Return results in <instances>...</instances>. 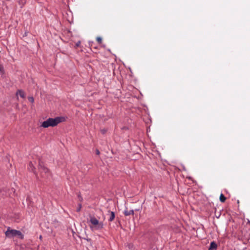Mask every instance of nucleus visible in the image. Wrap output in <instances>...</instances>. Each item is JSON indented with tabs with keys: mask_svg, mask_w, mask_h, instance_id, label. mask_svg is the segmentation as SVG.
Wrapping results in <instances>:
<instances>
[{
	"mask_svg": "<svg viewBox=\"0 0 250 250\" xmlns=\"http://www.w3.org/2000/svg\"><path fill=\"white\" fill-rule=\"evenodd\" d=\"M28 101L31 102V103H33L34 102V99L33 97H29L28 98Z\"/></svg>",
	"mask_w": 250,
	"mask_h": 250,
	"instance_id": "f8f14e48",
	"label": "nucleus"
},
{
	"mask_svg": "<svg viewBox=\"0 0 250 250\" xmlns=\"http://www.w3.org/2000/svg\"><path fill=\"white\" fill-rule=\"evenodd\" d=\"M5 233L6 236L8 238H11L15 236H18L21 239H23V235L20 231L16 229H12L10 228L7 229V230Z\"/></svg>",
	"mask_w": 250,
	"mask_h": 250,
	"instance_id": "7ed1b4c3",
	"label": "nucleus"
},
{
	"mask_svg": "<svg viewBox=\"0 0 250 250\" xmlns=\"http://www.w3.org/2000/svg\"><path fill=\"white\" fill-rule=\"evenodd\" d=\"M16 95H19L21 98H24L25 97V94L24 92L21 90H18L16 93Z\"/></svg>",
	"mask_w": 250,
	"mask_h": 250,
	"instance_id": "423d86ee",
	"label": "nucleus"
},
{
	"mask_svg": "<svg viewBox=\"0 0 250 250\" xmlns=\"http://www.w3.org/2000/svg\"><path fill=\"white\" fill-rule=\"evenodd\" d=\"M96 154H97V155H99V154H100V151H99V150H98V149H97V150H96Z\"/></svg>",
	"mask_w": 250,
	"mask_h": 250,
	"instance_id": "dca6fc26",
	"label": "nucleus"
},
{
	"mask_svg": "<svg viewBox=\"0 0 250 250\" xmlns=\"http://www.w3.org/2000/svg\"><path fill=\"white\" fill-rule=\"evenodd\" d=\"M81 208H82V205H81V204H79V207L77 208V211H78V212L80 211Z\"/></svg>",
	"mask_w": 250,
	"mask_h": 250,
	"instance_id": "4468645a",
	"label": "nucleus"
},
{
	"mask_svg": "<svg viewBox=\"0 0 250 250\" xmlns=\"http://www.w3.org/2000/svg\"><path fill=\"white\" fill-rule=\"evenodd\" d=\"M219 199L221 202L224 203L225 202L226 198L224 196V195L223 194H221L219 197Z\"/></svg>",
	"mask_w": 250,
	"mask_h": 250,
	"instance_id": "1a4fd4ad",
	"label": "nucleus"
},
{
	"mask_svg": "<svg viewBox=\"0 0 250 250\" xmlns=\"http://www.w3.org/2000/svg\"><path fill=\"white\" fill-rule=\"evenodd\" d=\"M29 169L33 172H34V167L31 163H30L29 165Z\"/></svg>",
	"mask_w": 250,
	"mask_h": 250,
	"instance_id": "9d476101",
	"label": "nucleus"
},
{
	"mask_svg": "<svg viewBox=\"0 0 250 250\" xmlns=\"http://www.w3.org/2000/svg\"><path fill=\"white\" fill-rule=\"evenodd\" d=\"M124 214L125 216H128V215H133L134 214V210H125L124 211Z\"/></svg>",
	"mask_w": 250,
	"mask_h": 250,
	"instance_id": "6e6552de",
	"label": "nucleus"
},
{
	"mask_svg": "<svg viewBox=\"0 0 250 250\" xmlns=\"http://www.w3.org/2000/svg\"><path fill=\"white\" fill-rule=\"evenodd\" d=\"M39 169L40 172L41 177L42 178L46 179L50 177V173L49 170L41 164H39Z\"/></svg>",
	"mask_w": 250,
	"mask_h": 250,
	"instance_id": "20e7f679",
	"label": "nucleus"
},
{
	"mask_svg": "<svg viewBox=\"0 0 250 250\" xmlns=\"http://www.w3.org/2000/svg\"><path fill=\"white\" fill-rule=\"evenodd\" d=\"M110 212V216L108 219L109 222H112L114 220L115 218V213L113 211L109 212Z\"/></svg>",
	"mask_w": 250,
	"mask_h": 250,
	"instance_id": "0eeeda50",
	"label": "nucleus"
},
{
	"mask_svg": "<svg viewBox=\"0 0 250 250\" xmlns=\"http://www.w3.org/2000/svg\"><path fill=\"white\" fill-rule=\"evenodd\" d=\"M81 44V42L80 41H79L78 42L76 43V46L78 47L79 46V45H80Z\"/></svg>",
	"mask_w": 250,
	"mask_h": 250,
	"instance_id": "2eb2a0df",
	"label": "nucleus"
},
{
	"mask_svg": "<svg viewBox=\"0 0 250 250\" xmlns=\"http://www.w3.org/2000/svg\"><path fill=\"white\" fill-rule=\"evenodd\" d=\"M37 178H39V177L38 176H37Z\"/></svg>",
	"mask_w": 250,
	"mask_h": 250,
	"instance_id": "a211bd4d",
	"label": "nucleus"
},
{
	"mask_svg": "<svg viewBox=\"0 0 250 250\" xmlns=\"http://www.w3.org/2000/svg\"><path fill=\"white\" fill-rule=\"evenodd\" d=\"M96 41L98 43L101 44L102 42V39L100 37H98L96 38Z\"/></svg>",
	"mask_w": 250,
	"mask_h": 250,
	"instance_id": "9b49d317",
	"label": "nucleus"
},
{
	"mask_svg": "<svg viewBox=\"0 0 250 250\" xmlns=\"http://www.w3.org/2000/svg\"><path fill=\"white\" fill-rule=\"evenodd\" d=\"M102 133H104V132H105V130H102Z\"/></svg>",
	"mask_w": 250,
	"mask_h": 250,
	"instance_id": "f3484780",
	"label": "nucleus"
},
{
	"mask_svg": "<svg viewBox=\"0 0 250 250\" xmlns=\"http://www.w3.org/2000/svg\"><path fill=\"white\" fill-rule=\"evenodd\" d=\"M63 121L64 118L62 117H57L55 118H49L42 123L41 126L44 128H47L50 126L54 127Z\"/></svg>",
	"mask_w": 250,
	"mask_h": 250,
	"instance_id": "f257e3e1",
	"label": "nucleus"
},
{
	"mask_svg": "<svg viewBox=\"0 0 250 250\" xmlns=\"http://www.w3.org/2000/svg\"><path fill=\"white\" fill-rule=\"evenodd\" d=\"M217 244L214 242H211L210 244L209 248L208 249V250H216L217 249Z\"/></svg>",
	"mask_w": 250,
	"mask_h": 250,
	"instance_id": "39448f33",
	"label": "nucleus"
},
{
	"mask_svg": "<svg viewBox=\"0 0 250 250\" xmlns=\"http://www.w3.org/2000/svg\"><path fill=\"white\" fill-rule=\"evenodd\" d=\"M0 72L1 73V74H3V72H4L3 67L2 65H0Z\"/></svg>",
	"mask_w": 250,
	"mask_h": 250,
	"instance_id": "ddd939ff",
	"label": "nucleus"
},
{
	"mask_svg": "<svg viewBox=\"0 0 250 250\" xmlns=\"http://www.w3.org/2000/svg\"><path fill=\"white\" fill-rule=\"evenodd\" d=\"M89 227L92 230H101L104 228L103 221H99L95 216H89Z\"/></svg>",
	"mask_w": 250,
	"mask_h": 250,
	"instance_id": "f03ea898",
	"label": "nucleus"
}]
</instances>
